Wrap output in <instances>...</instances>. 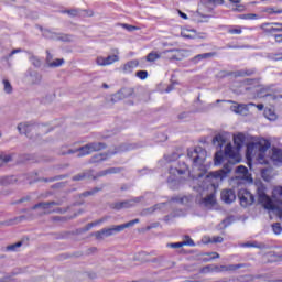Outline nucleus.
Listing matches in <instances>:
<instances>
[{
  "label": "nucleus",
  "instance_id": "nucleus-32",
  "mask_svg": "<svg viewBox=\"0 0 282 282\" xmlns=\"http://www.w3.org/2000/svg\"><path fill=\"white\" fill-rule=\"evenodd\" d=\"M159 58H162V53L151 52L147 55L148 63H155Z\"/></svg>",
  "mask_w": 282,
  "mask_h": 282
},
{
  "label": "nucleus",
  "instance_id": "nucleus-61",
  "mask_svg": "<svg viewBox=\"0 0 282 282\" xmlns=\"http://www.w3.org/2000/svg\"><path fill=\"white\" fill-rule=\"evenodd\" d=\"M124 30H128V32H133L134 30H138V26H133L131 24H123Z\"/></svg>",
  "mask_w": 282,
  "mask_h": 282
},
{
  "label": "nucleus",
  "instance_id": "nucleus-55",
  "mask_svg": "<svg viewBox=\"0 0 282 282\" xmlns=\"http://www.w3.org/2000/svg\"><path fill=\"white\" fill-rule=\"evenodd\" d=\"M144 257H147V252H140L139 254H137L134 257V261H142V262H144V261H147V260H144Z\"/></svg>",
  "mask_w": 282,
  "mask_h": 282
},
{
  "label": "nucleus",
  "instance_id": "nucleus-42",
  "mask_svg": "<svg viewBox=\"0 0 282 282\" xmlns=\"http://www.w3.org/2000/svg\"><path fill=\"white\" fill-rule=\"evenodd\" d=\"M8 162H12V156L8 154H0V166L8 164Z\"/></svg>",
  "mask_w": 282,
  "mask_h": 282
},
{
  "label": "nucleus",
  "instance_id": "nucleus-29",
  "mask_svg": "<svg viewBox=\"0 0 282 282\" xmlns=\"http://www.w3.org/2000/svg\"><path fill=\"white\" fill-rule=\"evenodd\" d=\"M269 261H271V263H274L276 261H282V251L276 252V251H271L269 254Z\"/></svg>",
  "mask_w": 282,
  "mask_h": 282
},
{
  "label": "nucleus",
  "instance_id": "nucleus-28",
  "mask_svg": "<svg viewBox=\"0 0 282 282\" xmlns=\"http://www.w3.org/2000/svg\"><path fill=\"white\" fill-rule=\"evenodd\" d=\"M213 56H215V53H203V54L196 55L192 61L194 63H199L200 61L213 58Z\"/></svg>",
  "mask_w": 282,
  "mask_h": 282
},
{
  "label": "nucleus",
  "instance_id": "nucleus-41",
  "mask_svg": "<svg viewBox=\"0 0 282 282\" xmlns=\"http://www.w3.org/2000/svg\"><path fill=\"white\" fill-rule=\"evenodd\" d=\"M221 162H224V152L218 151L215 154V165L219 166V164H221Z\"/></svg>",
  "mask_w": 282,
  "mask_h": 282
},
{
  "label": "nucleus",
  "instance_id": "nucleus-59",
  "mask_svg": "<svg viewBox=\"0 0 282 282\" xmlns=\"http://www.w3.org/2000/svg\"><path fill=\"white\" fill-rule=\"evenodd\" d=\"M169 248H182L184 247L183 242H174V243H169L167 245Z\"/></svg>",
  "mask_w": 282,
  "mask_h": 282
},
{
  "label": "nucleus",
  "instance_id": "nucleus-1",
  "mask_svg": "<svg viewBox=\"0 0 282 282\" xmlns=\"http://www.w3.org/2000/svg\"><path fill=\"white\" fill-rule=\"evenodd\" d=\"M225 158L227 159V164L224 165V167L216 172H210L204 177V174H199L198 178L194 180V183L199 184V182H203L202 185L194 186V189L197 191V193H202V191H206V188H215L219 182H224L226 177H228V174L232 171V166L235 164H239V153H237V150L232 149V144L228 143L225 147Z\"/></svg>",
  "mask_w": 282,
  "mask_h": 282
},
{
  "label": "nucleus",
  "instance_id": "nucleus-17",
  "mask_svg": "<svg viewBox=\"0 0 282 282\" xmlns=\"http://www.w3.org/2000/svg\"><path fill=\"white\" fill-rule=\"evenodd\" d=\"M221 199L225 204H232L237 199V194L232 189H224L221 192Z\"/></svg>",
  "mask_w": 282,
  "mask_h": 282
},
{
  "label": "nucleus",
  "instance_id": "nucleus-2",
  "mask_svg": "<svg viewBox=\"0 0 282 282\" xmlns=\"http://www.w3.org/2000/svg\"><path fill=\"white\" fill-rule=\"evenodd\" d=\"M256 191L259 204L267 210H275L276 215L282 219V187H275L272 193V197L278 203V206H275L272 198L265 194V185H263V183H256Z\"/></svg>",
  "mask_w": 282,
  "mask_h": 282
},
{
  "label": "nucleus",
  "instance_id": "nucleus-40",
  "mask_svg": "<svg viewBox=\"0 0 282 282\" xmlns=\"http://www.w3.org/2000/svg\"><path fill=\"white\" fill-rule=\"evenodd\" d=\"M104 221H107V218H101L99 220H96L94 223H89L86 227L85 230H91L94 226H100V224H104Z\"/></svg>",
  "mask_w": 282,
  "mask_h": 282
},
{
  "label": "nucleus",
  "instance_id": "nucleus-11",
  "mask_svg": "<svg viewBox=\"0 0 282 282\" xmlns=\"http://www.w3.org/2000/svg\"><path fill=\"white\" fill-rule=\"evenodd\" d=\"M120 54V51L118 48H112V55H109L108 57H97L96 63L100 67H107V65H113V63H118L120 61V57L118 56Z\"/></svg>",
  "mask_w": 282,
  "mask_h": 282
},
{
  "label": "nucleus",
  "instance_id": "nucleus-4",
  "mask_svg": "<svg viewBox=\"0 0 282 282\" xmlns=\"http://www.w3.org/2000/svg\"><path fill=\"white\" fill-rule=\"evenodd\" d=\"M104 149H107V145L105 143L91 142L78 148L77 150H68L67 153H78L77 158H85V155H91V153H96V151H102Z\"/></svg>",
  "mask_w": 282,
  "mask_h": 282
},
{
  "label": "nucleus",
  "instance_id": "nucleus-60",
  "mask_svg": "<svg viewBox=\"0 0 282 282\" xmlns=\"http://www.w3.org/2000/svg\"><path fill=\"white\" fill-rule=\"evenodd\" d=\"M73 180L74 182H80L82 180H85V173L75 175Z\"/></svg>",
  "mask_w": 282,
  "mask_h": 282
},
{
  "label": "nucleus",
  "instance_id": "nucleus-25",
  "mask_svg": "<svg viewBox=\"0 0 282 282\" xmlns=\"http://www.w3.org/2000/svg\"><path fill=\"white\" fill-rule=\"evenodd\" d=\"M240 268H243V264L220 265L219 272H235V270H239Z\"/></svg>",
  "mask_w": 282,
  "mask_h": 282
},
{
  "label": "nucleus",
  "instance_id": "nucleus-35",
  "mask_svg": "<svg viewBox=\"0 0 282 282\" xmlns=\"http://www.w3.org/2000/svg\"><path fill=\"white\" fill-rule=\"evenodd\" d=\"M268 91H269L268 87L262 85L258 86L257 94L259 98H265V96H268Z\"/></svg>",
  "mask_w": 282,
  "mask_h": 282
},
{
  "label": "nucleus",
  "instance_id": "nucleus-49",
  "mask_svg": "<svg viewBox=\"0 0 282 282\" xmlns=\"http://www.w3.org/2000/svg\"><path fill=\"white\" fill-rule=\"evenodd\" d=\"M137 76L141 80H147V77L149 76V73L147 70H138Z\"/></svg>",
  "mask_w": 282,
  "mask_h": 282
},
{
  "label": "nucleus",
  "instance_id": "nucleus-21",
  "mask_svg": "<svg viewBox=\"0 0 282 282\" xmlns=\"http://www.w3.org/2000/svg\"><path fill=\"white\" fill-rule=\"evenodd\" d=\"M138 65H140L138 59H132V61L128 62L123 66L124 74H131V72H133V69H135V67H138Z\"/></svg>",
  "mask_w": 282,
  "mask_h": 282
},
{
  "label": "nucleus",
  "instance_id": "nucleus-26",
  "mask_svg": "<svg viewBox=\"0 0 282 282\" xmlns=\"http://www.w3.org/2000/svg\"><path fill=\"white\" fill-rule=\"evenodd\" d=\"M120 170L118 167H109L107 170H102L97 174V177H105L107 175H115L118 173Z\"/></svg>",
  "mask_w": 282,
  "mask_h": 282
},
{
  "label": "nucleus",
  "instance_id": "nucleus-57",
  "mask_svg": "<svg viewBox=\"0 0 282 282\" xmlns=\"http://www.w3.org/2000/svg\"><path fill=\"white\" fill-rule=\"evenodd\" d=\"M172 202H178L180 204H184V202H188V197H174Z\"/></svg>",
  "mask_w": 282,
  "mask_h": 282
},
{
  "label": "nucleus",
  "instance_id": "nucleus-56",
  "mask_svg": "<svg viewBox=\"0 0 282 282\" xmlns=\"http://www.w3.org/2000/svg\"><path fill=\"white\" fill-rule=\"evenodd\" d=\"M224 242V237L221 236H214L212 238V243H223Z\"/></svg>",
  "mask_w": 282,
  "mask_h": 282
},
{
  "label": "nucleus",
  "instance_id": "nucleus-13",
  "mask_svg": "<svg viewBox=\"0 0 282 282\" xmlns=\"http://www.w3.org/2000/svg\"><path fill=\"white\" fill-rule=\"evenodd\" d=\"M135 224H140V219L135 218L122 225H112L111 227H108L110 237H113V235H118V232H122V230H124L126 228H131L132 226H135Z\"/></svg>",
  "mask_w": 282,
  "mask_h": 282
},
{
  "label": "nucleus",
  "instance_id": "nucleus-19",
  "mask_svg": "<svg viewBox=\"0 0 282 282\" xmlns=\"http://www.w3.org/2000/svg\"><path fill=\"white\" fill-rule=\"evenodd\" d=\"M188 171V165L186 163H182L180 167H170V175H184Z\"/></svg>",
  "mask_w": 282,
  "mask_h": 282
},
{
  "label": "nucleus",
  "instance_id": "nucleus-31",
  "mask_svg": "<svg viewBox=\"0 0 282 282\" xmlns=\"http://www.w3.org/2000/svg\"><path fill=\"white\" fill-rule=\"evenodd\" d=\"M132 94H133V89L123 88L117 95H115V98H127V96H131Z\"/></svg>",
  "mask_w": 282,
  "mask_h": 282
},
{
  "label": "nucleus",
  "instance_id": "nucleus-15",
  "mask_svg": "<svg viewBox=\"0 0 282 282\" xmlns=\"http://www.w3.org/2000/svg\"><path fill=\"white\" fill-rule=\"evenodd\" d=\"M270 160L275 166H282V150L279 148H272L270 152Z\"/></svg>",
  "mask_w": 282,
  "mask_h": 282
},
{
  "label": "nucleus",
  "instance_id": "nucleus-52",
  "mask_svg": "<svg viewBox=\"0 0 282 282\" xmlns=\"http://www.w3.org/2000/svg\"><path fill=\"white\" fill-rule=\"evenodd\" d=\"M268 14H282V9L281 10H275L274 8L270 7L264 10Z\"/></svg>",
  "mask_w": 282,
  "mask_h": 282
},
{
  "label": "nucleus",
  "instance_id": "nucleus-30",
  "mask_svg": "<svg viewBox=\"0 0 282 282\" xmlns=\"http://www.w3.org/2000/svg\"><path fill=\"white\" fill-rule=\"evenodd\" d=\"M165 203H161V204H156L152 207L145 208L141 212V215H152V213H155V210H158V208H162L164 206Z\"/></svg>",
  "mask_w": 282,
  "mask_h": 282
},
{
  "label": "nucleus",
  "instance_id": "nucleus-43",
  "mask_svg": "<svg viewBox=\"0 0 282 282\" xmlns=\"http://www.w3.org/2000/svg\"><path fill=\"white\" fill-rule=\"evenodd\" d=\"M99 191H102V187H95L94 189L86 191L82 194V197H89V195H96V193H99Z\"/></svg>",
  "mask_w": 282,
  "mask_h": 282
},
{
  "label": "nucleus",
  "instance_id": "nucleus-62",
  "mask_svg": "<svg viewBox=\"0 0 282 282\" xmlns=\"http://www.w3.org/2000/svg\"><path fill=\"white\" fill-rule=\"evenodd\" d=\"M65 12H66V14H69V17H78V10H76V9L67 10Z\"/></svg>",
  "mask_w": 282,
  "mask_h": 282
},
{
  "label": "nucleus",
  "instance_id": "nucleus-10",
  "mask_svg": "<svg viewBox=\"0 0 282 282\" xmlns=\"http://www.w3.org/2000/svg\"><path fill=\"white\" fill-rule=\"evenodd\" d=\"M238 199L240 200V206L243 208H248V206H252L254 204V195L246 188L238 191Z\"/></svg>",
  "mask_w": 282,
  "mask_h": 282
},
{
  "label": "nucleus",
  "instance_id": "nucleus-44",
  "mask_svg": "<svg viewBox=\"0 0 282 282\" xmlns=\"http://www.w3.org/2000/svg\"><path fill=\"white\" fill-rule=\"evenodd\" d=\"M17 182L15 176H8L4 178H0V184H14Z\"/></svg>",
  "mask_w": 282,
  "mask_h": 282
},
{
  "label": "nucleus",
  "instance_id": "nucleus-20",
  "mask_svg": "<svg viewBox=\"0 0 282 282\" xmlns=\"http://www.w3.org/2000/svg\"><path fill=\"white\" fill-rule=\"evenodd\" d=\"M243 142H246V135H243V133L234 135V144H235L237 151H239V149H241V147H243Z\"/></svg>",
  "mask_w": 282,
  "mask_h": 282
},
{
  "label": "nucleus",
  "instance_id": "nucleus-50",
  "mask_svg": "<svg viewBox=\"0 0 282 282\" xmlns=\"http://www.w3.org/2000/svg\"><path fill=\"white\" fill-rule=\"evenodd\" d=\"M268 173H270V170H268V169H263L261 171V176L264 182H270V175Z\"/></svg>",
  "mask_w": 282,
  "mask_h": 282
},
{
  "label": "nucleus",
  "instance_id": "nucleus-33",
  "mask_svg": "<svg viewBox=\"0 0 282 282\" xmlns=\"http://www.w3.org/2000/svg\"><path fill=\"white\" fill-rule=\"evenodd\" d=\"M29 61L31 65H33V67H36L37 69L39 67H41V65H43V62H41V58L36 57L35 55H30Z\"/></svg>",
  "mask_w": 282,
  "mask_h": 282
},
{
  "label": "nucleus",
  "instance_id": "nucleus-16",
  "mask_svg": "<svg viewBox=\"0 0 282 282\" xmlns=\"http://www.w3.org/2000/svg\"><path fill=\"white\" fill-rule=\"evenodd\" d=\"M141 200H142V198L137 197L134 199L120 202V203L115 204V208H116V210H122V208H133V206L139 204V202H141Z\"/></svg>",
  "mask_w": 282,
  "mask_h": 282
},
{
  "label": "nucleus",
  "instance_id": "nucleus-51",
  "mask_svg": "<svg viewBox=\"0 0 282 282\" xmlns=\"http://www.w3.org/2000/svg\"><path fill=\"white\" fill-rule=\"evenodd\" d=\"M239 282H252L254 281V276L252 275H242L238 279Z\"/></svg>",
  "mask_w": 282,
  "mask_h": 282
},
{
  "label": "nucleus",
  "instance_id": "nucleus-9",
  "mask_svg": "<svg viewBox=\"0 0 282 282\" xmlns=\"http://www.w3.org/2000/svg\"><path fill=\"white\" fill-rule=\"evenodd\" d=\"M53 206H61L58 202H42L32 207V210H40V215H50V213H55L56 209Z\"/></svg>",
  "mask_w": 282,
  "mask_h": 282
},
{
  "label": "nucleus",
  "instance_id": "nucleus-8",
  "mask_svg": "<svg viewBox=\"0 0 282 282\" xmlns=\"http://www.w3.org/2000/svg\"><path fill=\"white\" fill-rule=\"evenodd\" d=\"M187 158L192 160L194 164H204L206 160V150L202 147H197L194 150H188Z\"/></svg>",
  "mask_w": 282,
  "mask_h": 282
},
{
  "label": "nucleus",
  "instance_id": "nucleus-53",
  "mask_svg": "<svg viewBox=\"0 0 282 282\" xmlns=\"http://www.w3.org/2000/svg\"><path fill=\"white\" fill-rule=\"evenodd\" d=\"M182 243L183 246H191V247L195 246V241H193V239H191L189 236H185V240Z\"/></svg>",
  "mask_w": 282,
  "mask_h": 282
},
{
  "label": "nucleus",
  "instance_id": "nucleus-12",
  "mask_svg": "<svg viewBox=\"0 0 282 282\" xmlns=\"http://www.w3.org/2000/svg\"><path fill=\"white\" fill-rule=\"evenodd\" d=\"M25 79L29 85H41L43 83V75L37 70L29 68L25 73Z\"/></svg>",
  "mask_w": 282,
  "mask_h": 282
},
{
  "label": "nucleus",
  "instance_id": "nucleus-37",
  "mask_svg": "<svg viewBox=\"0 0 282 282\" xmlns=\"http://www.w3.org/2000/svg\"><path fill=\"white\" fill-rule=\"evenodd\" d=\"M2 85H3V91L6 94H12L13 88H12V84L10 83V80L3 79Z\"/></svg>",
  "mask_w": 282,
  "mask_h": 282
},
{
  "label": "nucleus",
  "instance_id": "nucleus-58",
  "mask_svg": "<svg viewBox=\"0 0 282 282\" xmlns=\"http://www.w3.org/2000/svg\"><path fill=\"white\" fill-rule=\"evenodd\" d=\"M241 28H236V29H229L228 33L229 34H241Z\"/></svg>",
  "mask_w": 282,
  "mask_h": 282
},
{
  "label": "nucleus",
  "instance_id": "nucleus-6",
  "mask_svg": "<svg viewBox=\"0 0 282 282\" xmlns=\"http://www.w3.org/2000/svg\"><path fill=\"white\" fill-rule=\"evenodd\" d=\"M186 56H188V51L186 50L172 48L161 52V58H165V61H182Z\"/></svg>",
  "mask_w": 282,
  "mask_h": 282
},
{
  "label": "nucleus",
  "instance_id": "nucleus-3",
  "mask_svg": "<svg viewBox=\"0 0 282 282\" xmlns=\"http://www.w3.org/2000/svg\"><path fill=\"white\" fill-rule=\"evenodd\" d=\"M272 144L268 139H259L256 142H251L247 145V158L249 160H256L258 164H268V149Z\"/></svg>",
  "mask_w": 282,
  "mask_h": 282
},
{
  "label": "nucleus",
  "instance_id": "nucleus-63",
  "mask_svg": "<svg viewBox=\"0 0 282 282\" xmlns=\"http://www.w3.org/2000/svg\"><path fill=\"white\" fill-rule=\"evenodd\" d=\"M181 36H183V39H195V36L188 34V31H182Z\"/></svg>",
  "mask_w": 282,
  "mask_h": 282
},
{
  "label": "nucleus",
  "instance_id": "nucleus-34",
  "mask_svg": "<svg viewBox=\"0 0 282 282\" xmlns=\"http://www.w3.org/2000/svg\"><path fill=\"white\" fill-rule=\"evenodd\" d=\"M264 118H267V120H276V112L271 108H267L264 109Z\"/></svg>",
  "mask_w": 282,
  "mask_h": 282
},
{
  "label": "nucleus",
  "instance_id": "nucleus-18",
  "mask_svg": "<svg viewBox=\"0 0 282 282\" xmlns=\"http://www.w3.org/2000/svg\"><path fill=\"white\" fill-rule=\"evenodd\" d=\"M261 28L264 32H269L270 34L274 32H282V23H264Z\"/></svg>",
  "mask_w": 282,
  "mask_h": 282
},
{
  "label": "nucleus",
  "instance_id": "nucleus-46",
  "mask_svg": "<svg viewBox=\"0 0 282 282\" xmlns=\"http://www.w3.org/2000/svg\"><path fill=\"white\" fill-rule=\"evenodd\" d=\"M63 63H65V59H61V58H56L55 61H53L52 63H50L48 67H61V65H63Z\"/></svg>",
  "mask_w": 282,
  "mask_h": 282
},
{
  "label": "nucleus",
  "instance_id": "nucleus-27",
  "mask_svg": "<svg viewBox=\"0 0 282 282\" xmlns=\"http://www.w3.org/2000/svg\"><path fill=\"white\" fill-rule=\"evenodd\" d=\"M236 173L241 180H248V167L240 165L236 169Z\"/></svg>",
  "mask_w": 282,
  "mask_h": 282
},
{
  "label": "nucleus",
  "instance_id": "nucleus-5",
  "mask_svg": "<svg viewBox=\"0 0 282 282\" xmlns=\"http://www.w3.org/2000/svg\"><path fill=\"white\" fill-rule=\"evenodd\" d=\"M19 133H23L24 135L31 138L30 134L34 135V133H47L45 126L32 122H23L18 124Z\"/></svg>",
  "mask_w": 282,
  "mask_h": 282
},
{
  "label": "nucleus",
  "instance_id": "nucleus-38",
  "mask_svg": "<svg viewBox=\"0 0 282 282\" xmlns=\"http://www.w3.org/2000/svg\"><path fill=\"white\" fill-rule=\"evenodd\" d=\"M215 202H216V199H215V194H214V193L207 195V196L204 198V204H205L206 206H213V205H215Z\"/></svg>",
  "mask_w": 282,
  "mask_h": 282
},
{
  "label": "nucleus",
  "instance_id": "nucleus-64",
  "mask_svg": "<svg viewBox=\"0 0 282 282\" xmlns=\"http://www.w3.org/2000/svg\"><path fill=\"white\" fill-rule=\"evenodd\" d=\"M46 54H47V56H46V65H47V67H50V63L53 62L52 61L53 56L50 54V51H46Z\"/></svg>",
  "mask_w": 282,
  "mask_h": 282
},
{
  "label": "nucleus",
  "instance_id": "nucleus-36",
  "mask_svg": "<svg viewBox=\"0 0 282 282\" xmlns=\"http://www.w3.org/2000/svg\"><path fill=\"white\" fill-rule=\"evenodd\" d=\"M132 149H133V144L123 143V144H121V145L119 147L118 151H116L115 153H112V155L116 154V153H122V152H124V151H132Z\"/></svg>",
  "mask_w": 282,
  "mask_h": 282
},
{
  "label": "nucleus",
  "instance_id": "nucleus-14",
  "mask_svg": "<svg viewBox=\"0 0 282 282\" xmlns=\"http://www.w3.org/2000/svg\"><path fill=\"white\" fill-rule=\"evenodd\" d=\"M43 36H45V39H51L52 41H64L65 43L73 41L72 35H67L65 33H56L50 30L43 31Z\"/></svg>",
  "mask_w": 282,
  "mask_h": 282
},
{
  "label": "nucleus",
  "instance_id": "nucleus-7",
  "mask_svg": "<svg viewBox=\"0 0 282 282\" xmlns=\"http://www.w3.org/2000/svg\"><path fill=\"white\" fill-rule=\"evenodd\" d=\"M216 102H228L229 105H232L230 107V111H232L234 113H238L239 116H248V111H249L248 107H254L253 102L246 105V104H237L234 100H219V99Z\"/></svg>",
  "mask_w": 282,
  "mask_h": 282
},
{
  "label": "nucleus",
  "instance_id": "nucleus-47",
  "mask_svg": "<svg viewBox=\"0 0 282 282\" xmlns=\"http://www.w3.org/2000/svg\"><path fill=\"white\" fill-rule=\"evenodd\" d=\"M21 246H23L22 242H17V243H13V245L8 246V247H7V250H8L9 252H14V251H17V248H21Z\"/></svg>",
  "mask_w": 282,
  "mask_h": 282
},
{
  "label": "nucleus",
  "instance_id": "nucleus-22",
  "mask_svg": "<svg viewBox=\"0 0 282 282\" xmlns=\"http://www.w3.org/2000/svg\"><path fill=\"white\" fill-rule=\"evenodd\" d=\"M93 237H95L98 240H102V239H105L107 237H111V234L109 231V228H104V229H101L99 231H95L93 234Z\"/></svg>",
  "mask_w": 282,
  "mask_h": 282
},
{
  "label": "nucleus",
  "instance_id": "nucleus-24",
  "mask_svg": "<svg viewBox=\"0 0 282 282\" xmlns=\"http://www.w3.org/2000/svg\"><path fill=\"white\" fill-rule=\"evenodd\" d=\"M213 144L217 149H221L226 144V138L221 134H216L213 139Z\"/></svg>",
  "mask_w": 282,
  "mask_h": 282
},
{
  "label": "nucleus",
  "instance_id": "nucleus-23",
  "mask_svg": "<svg viewBox=\"0 0 282 282\" xmlns=\"http://www.w3.org/2000/svg\"><path fill=\"white\" fill-rule=\"evenodd\" d=\"M109 156L110 155L107 153L95 154L93 158H90L89 162H90V164H96L98 162H105V160H108Z\"/></svg>",
  "mask_w": 282,
  "mask_h": 282
},
{
  "label": "nucleus",
  "instance_id": "nucleus-54",
  "mask_svg": "<svg viewBox=\"0 0 282 282\" xmlns=\"http://www.w3.org/2000/svg\"><path fill=\"white\" fill-rule=\"evenodd\" d=\"M241 248H261L257 242H246L241 245Z\"/></svg>",
  "mask_w": 282,
  "mask_h": 282
},
{
  "label": "nucleus",
  "instance_id": "nucleus-48",
  "mask_svg": "<svg viewBox=\"0 0 282 282\" xmlns=\"http://www.w3.org/2000/svg\"><path fill=\"white\" fill-rule=\"evenodd\" d=\"M272 230H273L274 235H281V232H282L281 224H279V223L273 224Z\"/></svg>",
  "mask_w": 282,
  "mask_h": 282
},
{
  "label": "nucleus",
  "instance_id": "nucleus-39",
  "mask_svg": "<svg viewBox=\"0 0 282 282\" xmlns=\"http://www.w3.org/2000/svg\"><path fill=\"white\" fill-rule=\"evenodd\" d=\"M238 19L254 21L259 19V15H257V13H247V14H240Z\"/></svg>",
  "mask_w": 282,
  "mask_h": 282
},
{
  "label": "nucleus",
  "instance_id": "nucleus-45",
  "mask_svg": "<svg viewBox=\"0 0 282 282\" xmlns=\"http://www.w3.org/2000/svg\"><path fill=\"white\" fill-rule=\"evenodd\" d=\"M252 74H254V70L246 69V70H238L236 73V76H252Z\"/></svg>",
  "mask_w": 282,
  "mask_h": 282
}]
</instances>
